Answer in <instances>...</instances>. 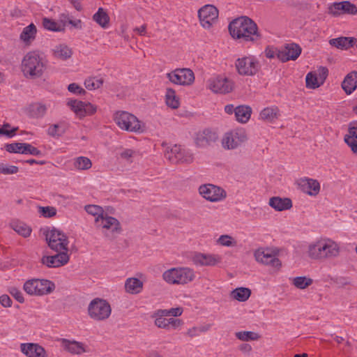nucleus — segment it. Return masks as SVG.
Here are the masks:
<instances>
[{"mask_svg":"<svg viewBox=\"0 0 357 357\" xmlns=\"http://www.w3.org/2000/svg\"><path fill=\"white\" fill-rule=\"evenodd\" d=\"M231 37L237 42L263 43H267L259 31L257 24L250 17L241 16L234 19L228 25Z\"/></svg>","mask_w":357,"mask_h":357,"instance_id":"nucleus-1","label":"nucleus"},{"mask_svg":"<svg viewBox=\"0 0 357 357\" xmlns=\"http://www.w3.org/2000/svg\"><path fill=\"white\" fill-rule=\"evenodd\" d=\"M340 253L339 245L331 238H323L308 246L307 255L312 259H326L336 257Z\"/></svg>","mask_w":357,"mask_h":357,"instance_id":"nucleus-2","label":"nucleus"},{"mask_svg":"<svg viewBox=\"0 0 357 357\" xmlns=\"http://www.w3.org/2000/svg\"><path fill=\"white\" fill-rule=\"evenodd\" d=\"M45 64L43 59L36 52L27 53L22 61V71L28 78L35 79L43 75Z\"/></svg>","mask_w":357,"mask_h":357,"instance_id":"nucleus-3","label":"nucleus"},{"mask_svg":"<svg viewBox=\"0 0 357 357\" xmlns=\"http://www.w3.org/2000/svg\"><path fill=\"white\" fill-rule=\"evenodd\" d=\"M114 120L120 129L134 133H142L144 131V124L135 115L125 111L116 112Z\"/></svg>","mask_w":357,"mask_h":357,"instance_id":"nucleus-4","label":"nucleus"},{"mask_svg":"<svg viewBox=\"0 0 357 357\" xmlns=\"http://www.w3.org/2000/svg\"><path fill=\"white\" fill-rule=\"evenodd\" d=\"M162 279L170 284H186L195 278L193 269L188 267L171 268L162 273Z\"/></svg>","mask_w":357,"mask_h":357,"instance_id":"nucleus-5","label":"nucleus"},{"mask_svg":"<svg viewBox=\"0 0 357 357\" xmlns=\"http://www.w3.org/2000/svg\"><path fill=\"white\" fill-rule=\"evenodd\" d=\"M97 229H100L106 238L114 239L121 233L122 228L120 222L115 218L109 216L106 213L102 217L95 220Z\"/></svg>","mask_w":357,"mask_h":357,"instance_id":"nucleus-6","label":"nucleus"},{"mask_svg":"<svg viewBox=\"0 0 357 357\" xmlns=\"http://www.w3.org/2000/svg\"><path fill=\"white\" fill-rule=\"evenodd\" d=\"M23 289L31 296H43L52 293L55 289V284L49 280L31 279L24 284Z\"/></svg>","mask_w":357,"mask_h":357,"instance_id":"nucleus-7","label":"nucleus"},{"mask_svg":"<svg viewBox=\"0 0 357 357\" xmlns=\"http://www.w3.org/2000/svg\"><path fill=\"white\" fill-rule=\"evenodd\" d=\"M112 308L109 303L102 298L92 300L88 306V314L95 321H104L111 314Z\"/></svg>","mask_w":357,"mask_h":357,"instance_id":"nucleus-8","label":"nucleus"},{"mask_svg":"<svg viewBox=\"0 0 357 357\" xmlns=\"http://www.w3.org/2000/svg\"><path fill=\"white\" fill-rule=\"evenodd\" d=\"M48 246L54 251L68 250V238L62 231L53 227L45 232Z\"/></svg>","mask_w":357,"mask_h":357,"instance_id":"nucleus-9","label":"nucleus"},{"mask_svg":"<svg viewBox=\"0 0 357 357\" xmlns=\"http://www.w3.org/2000/svg\"><path fill=\"white\" fill-rule=\"evenodd\" d=\"M248 139L247 134L243 129L226 132L222 138V146L225 149H237Z\"/></svg>","mask_w":357,"mask_h":357,"instance_id":"nucleus-10","label":"nucleus"},{"mask_svg":"<svg viewBox=\"0 0 357 357\" xmlns=\"http://www.w3.org/2000/svg\"><path fill=\"white\" fill-rule=\"evenodd\" d=\"M235 66L238 73L243 76H253L260 69L259 61L253 56L239 58L236 61Z\"/></svg>","mask_w":357,"mask_h":357,"instance_id":"nucleus-11","label":"nucleus"},{"mask_svg":"<svg viewBox=\"0 0 357 357\" xmlns=\"http://www.w3.org/2000/svg\"><path fill=\"white\" fill-rule=\"evenodd\" d=\"M165 157L172 163H191L194 160L192 153L176 144L167 151Z\"/></svg>","mask_w":357,"mask_h":357,"instance_id":"nucleus-12","label":"nucleus"},{"mask_svg":"<svg viewBox=\"0 0 357 357\" xmlns=\"http://www.w3.org/2000/svg\"><path fill=\"white\" fill-rule=\"evenodd\" d=\"M219 12L216 7L207 4L198 10V17L202 27L209 29L215 24L218 19Z\"/></svg>","mask_w":357,"mask_h":357,"instance_id":"nucleus-13","label":"nucleus"},{"mask_svg":"<svg viewBox=\"0 0 357 357\" xmlns=\"http://www.w3.org/2000/svg\"><path fill=\"white\" fill-rule=\"evenodd\" d=\"M169 80L175 84L191 85L195 81V75L190 68H177L167 74Z\"/></svg>","mask_w":357,"mask_h":357,"instance_id":"nucleus-14","label":"nucleus"},{"mask_svg":"<svg viewBox=\"0 0 357 357\" xmlns=\"http://www.w3.org/2000/svg\"><path fill=\"white\" fill-rule=\"evenodd\" d=\"M199 192L205 199L211 202L221 201L227 196L224 189L213 184L202 185L199 188Z\"/></svg>","mask_w":357,"mask_h":357,"instance_id":"nucleus-15","label":"nucleus"},{"mask_svg":"<svg viewBox=\"0 0 357 357\" xmlns=\"http://www.w3.org/2000/svg\"><path fill=\"white\" fill-rule=\"evenodd\" d=\"M218 139V134L211 128H204L195 134V143L198 147L205 148L213 145Z\"/></svg>","mask_w":357,"mask_h":357,"instance_id":"nucleus-16","label":"nucleus"},{"mask_svg":"<svg viewBox=\"0 0 357 357\" xmlns=\"http://www.w3.org/2000/svg\"><path fill=\"white\" fill-rule=\"evenodd\" d=\"M67 105L70 107L73 112L80 119L86 116L92 115L96 113L97 110V107L91 103L77 100H68Z\"/></svg>","mask_w":357,"mask_h":357,"instance_id":"nucleus-17","label":"nucleus"},{"mask_svg":"<svg viewBox=\"0 0 357 357\" xmlns=\"http://www.w3.org/2000/svg\"><path fill=\"white\" fill-rule=\"evenodd\" d=\"M68 250L55 251L56 255L52 256H43L41 258V263L48 268H59L67 264L70 260Z\"/></svg>","mask_w":357,"mask_h":357,"instance_id":"nucleus-18","label":"nucleus"},{"mask_svg":"<svg viewBox=\"0 0 357 357\" xmlns=\"http://www.w3.org/2000/svg\"><path fill=\"white\" fill-rule=\"evenodd\" d=\"M208 88L213 93H227L232 90L231 82L226 77H216L207 82Z\"/></svg>","mask_w":357,"mask_h":357,"instance_id":"nucleus-19","label":"nucleus"},{"mask_svg":"<svg viewBox=\"0 0 357 357\" xmlns=\"http://www.w3.org/2000/svg\"><path fill=\"white\" fill-rule=\"evenodd\" d=\"M255 257L257 261L262 264L271 265L277 268L281 266L280 259L269 249H258L255 252Z\"/></svg>","mask_w":357,"mask_h":357,"instance_id":"nucleus-20","label":"nucleus"},{"mask_svg":"<svg viewBox=\"0 0 357 357\" xmlns=\"http://www.w3.org/2000/svg\"><path fill=\"white\" fill-rule=\"evenodd\" d=\"M328 13L333 16H338L344 13L354 15L357 13V8L354 4L347 1L335 2L329 6Z\"/></svg>","mask_w":357,"mask_h":357,"instance_id":"nucleus-21","label":"nucleus"},{"mask_svg":"<svg viewBox=\"0 0 357 357\" xmlns=\"http://www.w3.org/2000/svg\"><path fill=\"white\" fill-rule=\"evenodd\" d=\"M301 53L300 46H281L277 50V58L282 62L296 60Z\"/></svg>","mask_w":357,"mask_h":357,"instance_id":"nucleus-22","label":"nucleus"},{"mask_svg":"<svg viewBox=\"0 0 357 357\" xmlns=\"http://www.w3.org/2000/svg\"><path fill=\"white\" fill-rule=\"evenodd\" d=\"M20 351L27 357H47L45 349L37 343H22Z\"/></svg>","mask_w":357,"mask_h":357,"instance_id":"nucleus-23","label":"nucleus"},{"mask_svg":"<svg viewBox=\"0 0 357 357\" xmlns=\"http://www.w3.org/2000/svg\"><path fill=\"white\" fill-rule=\"evenodd\" d=\"M220 257L213 255L196 253L192 257V261L196 266H215L220 262Z\"/></svg>","mask_w":357,"mask_h":357,"instance_id":"nucleus-24","label":"nucleus"},{"mask_svg":"<svg viewBox=\"0 0 357 357\" xmlns=\"http://www.w3.org/2000/svg\"><path fill=\"white\" fill-rule=\"evenodd\" d=\"M298 184L301 190L309 195L315 196L319 192L320 185L315 179L308 178H301Z\"/></svg>","mask_w":357,"mask_h":357,"instance_id":"nucleus-25","label":"nucleus"},{"mask_svg":"<svg viewBox=\"0 0 357 357\" xmlns=\"http://www.w3.org/2000/svg\"><path fill=\"white\" fill-rule=\"evenodd\" d=\"M268 204L277 211L288 210L292 207L291 199L287 197H273L269 199Z\"/></svg>","mask_w":357,"mask_h":357,"instance_id":"nucleus-26","label":"nucleus"},{"mask_svg":"<svg viewBox=\"0 0 357 357\" xmlns=\"http://www.w3.org/2000/svg\"><path fill=\"white\" fill-rule=\"evenodd\" d=\"M342 88L347 95L351 94L357 88V72L347 74L342 82Z\"/></svg>","mask_w":357,"mask_h":357,"instance_id":"nucleus-27","label":"nucleus"},{"mask_svg":"<svg viewBox=\"0 0 357 357\" xmlns=\"http://www.w3.org/2000/svg\"><path fill=\"white\" fill-rule=\"evenodd\" d=\"M143 289V282L138 278H129L125 282V290L130 294H137Z\"/></svg>","mask_w":357,"mask_h":357,"instance_id":"nucleus-28","label":"nucleus"},{"mask_svg":"<svg viewBox=\"0 0 357 357\" xmlns=\"http://www.w3.org/2000/svg\"><path fill=\"white\" fill-rule=\"evenodd\" d=\"M62 347L73 354H81L85 352L83 344L77 341H70L66 339H61Z\"/></svg>","mask_w":357,"mask_h":357,"instance_id":"nucleus-29","label":"nucleus"},{"mask_svg":"<svg viewBox=\"0 0 357 357\" xmlns=\"http://www.w3.org/2000/svg\"><path fill=\"white\" fill-rule=\"evenodd\" d=\"M252 114V109L248 105H238L235 107V116L236 121L246 123L249 121Z\"/></svg>","mask_w":357,"mask_h":357,"instance_id":"nucleus-30","label":"nucleus"},{"mask_svg":"<svg viewBox=\"0 0 357 357\" xmlns=\"http://www.w3.org/2000/svg\"><path fill=\"white\" fill-rule=\"evenodd\" d=\"M68 129V124L64 121L51 125L47 129V134L53 137L62 136Z\"/></svg>","mask_w":357,"mask_h":357,"instance_id":"nucleus-31","label":"nucleus"},{"mask_svg":"<svg viewBox=\"0 0 357 357\" xmlns=\"http://www.w3.org/2000/svg\"><path fill=\"white\" fill-rule=\"evenodd\" d=\"M279 109L277 107H266L260 113L261 119L268 122H273L278 118Z\"/></svg>","mask_w":357,"mask_h":357,"instance_id":"nucleus-32","label":"nucleus"},{"mask_svg":"<svg viewBox=\"0 0 357 357\" xmlns=\"http://www.w3.org/2000/svg\"><path fill=\"white\" fill-rule=\"evenodd\" d=\"M36 32V26L31 23L23 29L20 34V38L25 43H31L34 40Z\"/></svg>","mask_w":357,"mask_h":357,"instance_id":"nucleus-33","label":"nucleus"},{"mask_svg":"<svg viewBox=\"0 0 357 357\" xmlns=\"http://www.w3.org/2000/svg\"><path fill=\"white\" fill-rule=\"evenodd\" d=\"M47 106L41 102H35L29 106L30 115L33 118H42L47 112Z\"/></svg>","mask_w":357,"mask_h":357,"instance_id":"nucleus-34","label":"nucleus"},{"mask_svg":"<svg viewBox=\"0 0 357 357\" xmlns=\"http://www.w3.org/2000/svg\"><path fill=\"white\" fill-rule=\"evenodd\" d=\"M93 20L102 28H106L109 22V17L102 8H99L93 15Z\"/></svg>","mask_w":357,"mask_h":357,"instance_id":"nucleus-35","label":"nucleus"},{"mask_svg":"<svg viewBox=\"0 0 357 357\" xmlns=\"http://www.w3.org/2000/svg\"><path fill=\"white\" fill-rule=\"evenodd\" d=\"M250 289L245 287H238L231 292V296L240 302L247 301L250 296Z\"/></svg>","mask_w":357,"mask_h":357,"instance_id":"nucleus-36","label":"nucleus"},{"mask_svg":"<svg viewBox=\"0 0 357 357\" xmlns=\"http://www.w3.org/2000/svg\"><path fill=\"white\" fill-rule=\"evenodd\" d=\"M165 100L167 105L172 109H177L179 107V98L172 89H167Z\"/></svg>","mask_w":357,"mask_h":357,"instance_id":"nucleus-37","label":"nucleus"},{"mask_svg":"<svg viewBox=\"0 0 357 357\" xmlns=\"http://www.w3.org/2000/svg\"><path fill=\"white\" fill-rule=\"evenodd\" d=\"M321 82L318 79L317 73L315 71L309 72L305 77V86L307 89H315L319 88Z\"/></svg>","mask_w":357,"mask_h":357,"instance_id":"nucleus-38","label":"nucleus"},{"mask_svg":"<svg viewBox=\"0 0 357 357\" xmlns=\"http://www.w3.org/2000/svg\"><path fill=\"white\" fill-rule=\"evenodd\" d=\"M73 165L76 169L88 170L92 167V162L89 158L79 156L74 159Z\"/></svg>","mask_w":357,"mask_h":357,"instance_id":"nucleus-39","label":"nucleus"},{"mask_svg":"<svg viewBox=\"0 0 357 357\" xmlns=\"http://www.w3.org/2000/svg\"><path fill=\"white\" fill-rule=\"evenodd\" d=\"M54 55L57 59L66 60L72 56L73 52L68 46H55Z\"/></svg>","mask_w":357,"mask_h":357,"instance_id":"nucleus-40","label":"nucleus"},{"mask_svg":"<svg viewBox=\"0 0 357 357\" xmlns=\"http://www.w3.org/2000/svg\"><path fill=\"white\" fill-rule=\"evenodd\" d=\"M312 279L305 276H298L293 279L292 284L298 289H304L312 284Z\"/></svg>","mask_w":357,"mask_h":357,"instance_id":"nucleus-41","label":"nucleus"},{"mask_svg":"<svg viewBox=\"0 0 357 357\" xmlns=\"http://www.w3.org/2000/svg\"><path fill=\"white\" fill-rule=\"evenodd\" d=\"M103 79L96 77H90L85 79L84 86L88 90H95L101 87Z\"/></svg>","mask_w":357,"mask_h":357,"instance_id":"nucleus-42","label":"nucleus"},{"mask_svg":"<svg viewBox=\"0 0 357 357\" xmlns=\"http://www.w3.org/2000/svg\"><path fill=\"white\" fill-rule=\"evenodd\" d=\"M43 26L48 31H61L64 30L63 25H61L55 21L47 17H44L43 19Z\"/></svg>","mask_w":357,"mask_h":357,"instance_id":"nucleus-43","label":"nucleus"},{"mask_svg":"<svg viewBox=\"0 0 357 357\" xmlns=\"http://www.w3.org/2000/svg\"><path fill=\"white\" fill-rule=\"evenodd\" d=\"M235 336L237 339L248 342L250 340H257L259 338L258 333L252 331H239L235 333Z\"/></svg>","mask_w":357,"mask_h":357,"instance_id":"nucleus-44","label":"nucleus"},{"mask_svg":"<svg viewBox=\"0 0 357 357\" xmlns=\"http://www.w3.org/2000/svg\"><path fill=\"white\" fill-rule=\"evenodd\" d=\"M329 45H357V38L354 37H338L331 39Z\"/></svg>","mask_w":357,"mask_h":357,"instance_id":"nucleus-45","label":"nucleus"},{"mask_svg":"<svg viewBox=\"0 0 357 357\" xmlns=\"http://www.w3.org/2000/svg\"><path fill=\"white\" fill-rule=\"evenodd\" d=\"M85 211L89 214L93 215L95 220L99 219L106 213L103 208L98 205H86L85 206Z\"/></svg>","mask_w":357,"mask_h":357,"instance_id":"nucleus-46","label":"nucleus"},{"mask_svg":"<svg viewBox=\"0 0 357 357\" xmlns=\"http://www.w3.org/2000/svg\"><path fill=\"white\" fill-rule=\"evenodd\" d=\"M183 312V309L181 307H172L171 309H165V310H158V314L159 315H166L167 317H177L182 314Z\"/></svg>","mask_w":357,"mask_h":357,"instance_id":"nucleus-47","label":"nucleus"},{"mask_svg":"<svg viewBox=\"0 0 357 357\" xmlns=\"http://www.w3.org/2000/svg\"><path fill=\"white\" fill-rule=\"evenodd\" d=\"M13 228L17 233L24 237L29 236L31 232V229L22 222L13 223Z\"/></svg>","mask_w":357,"mask_h":357,"instance_id":"nucleus-48","label":"nucleus"},{"mask_svg":"<svg viewBox=\"0 0 357 357\" xmlns=\"http://www.w3.org/2000/svg\"><path fill=\"white\" fill-rule=\"evenodd\" d=\"M217 242L220 245L226 247H234L237 245L236 241L232 236L226 234L221 235Z\"/></svg>","mask_w":357,"mask_h":357,"instance_id":"nucleus-49","label":"nucleus"},{"mask_svg":"<svg viewBox=\"0 0 357 357\" xmlns=\"http://www.w3.org/2000/svg\"><path fill=\"white\" fill-rule=\"evenodd\" d=\"M154 317H155L154 323L157 327L168 330V319L165 318L166 315H159L158 314V310H156Z\"/></svg>","mask_w":357,"mask_h":357,"instance_id":"nucleus-50","label":"nucleus"},{"mask_svg":"<svg viewBox=\"0 0 357 357\" xmlns=\"http://www.w3.org/2000/svg\"><path fill=\"white\" fill-rule=\"evenodd\" d=\"M24 146V143H12L8 144L6 145V150L9 153H22L23 154V151Z\"/></svg>","mask_w":357,"mask_h":357,"instance_id":"nucleus-51","label":"nucleus"},{"mask_svg":"<svg viewBox=\"0 0 357 357\" xmlns=\"http://www.w3.org/2000/svg\"><path fill=\"white\" fill-rule=\"evenodd\" d=\"M38 211L45 218H52L56 214V209L53 206H40Z\"/></svg>","mask_w":357,"mask_h":357,"instance_id":"nucleus-52","label":"nucleus"},{"mask_svg":"<svg viewBox=\"0 0 357 357\" xmlns=\"http://www.w3.org/2000/svg\"><path fill=\"white\" fill-rule=\"evenodd\" d=\"M63 19L62 20V21L63 22V28L68 24H70L75 29H82V22L80 20H72L68 15H63Z\"/></svg>","mask_w":357,"mask_h":357,"instance_id":"nucleus-53","label":"nucleus"},{"mask_svg":"<svg viewBox=\"0 0 357 357\" xmlns=\"http://www.w3.org/2000/svg\"><path fill=\"white\" fill-rule=\"evenodd\" d=\"M345 143L351 148L353 153L357 155V139L349 135L344 136Z\"/></svg>","mask_w":357,"mask_h":357,"instance_id":"nucleus-54","label":"nucleus"},{"mask_svg":"<svg viewBox=\"0 0 357 357\" xmlns=\"http://www.w3.org/2000/svg\"><path fill=\"white\" fill-rule=\"evenodd\" d=\"M22 151L23 152V154H31L33 155H41V151L40 150L33 146L31 144L27 143H24V149Z\"/></svg>","mask_w":357,"mask_h":357,"instance_id":"nucleus-55","label":"nucleus"},{"mask_svg":"<svg viewBox=\"0 0 357 357\" xmlns=\"http://www.w3.org/2000/svg\"><path fill=\"white\" fill-rule=\"evenodd\" d=\"M10 127V125L9 123H4L1 128L0 127V135H5L8 137L14 136L18 128H14L12 130H8L7 128H9Z\"/></svg>","mask_w":357,"mask_h":357,"instance_id":"nucleus-56","label":"nucleus"},{"mask_svg":"<svg viewBox=\"0 0 357 357\" xmlns=\"http://www.w3.org/2000/svg\"><path fill=\"white\" fill-rule=\"evenodd\" d=\"M317 73L318 79L323 84L328 75V70L326 67L319 66L316 71Z\"/></svg>","mask_w":357,"mask_h":357,"instance_id":"nucleus-57","label":"nucleus"},{"mask_svg":"<svg viewBox=\"0 0 357 357\" xmlns=\"http://www.w3.org/2000/svg\"><path fill=\"white\" fill-rule=\"evenodd\" d=\"M9 293L19 303H23L24 302V296L22 295V293L17 288H16V287H10V289H9Z\"/></svg>","mask_w":357,"mask_h":357,"instance_id":"nucleus-58","label":"nucleus"},{"mask_svg":"<svg viewBox=\"0 0 357 357\" xmlns=\"http://www.w3.org/2000/svg\"><path fill=\"white\" fill-rule=\"evenodd\" d=\"M168 330L169 329H177L180 328L183 324V321L180 319L176 318H168Z\"/></svg>","mask_w":357,"mask_h":357,"instance_id":"nucleus-59","label":"nucleus"},{"mask_svg":"<svg viewBox=\"0 0 357 357\" xmlns=\"http://www.w3.org/2000/svg\"><path fill=\"white\" fill-rule=\"evenodd\" d=\"M70 92L75 94H84L85 90L75 83L70 84L68 86Z\"/></svg>","mask_w":357,"mask_h":357,"instance_id":"nucleus-60","label":"nucleus"},{"mask_svg":"<svg viewBox=\"0 0 357 357\" xmlns=\"http://www.w3.org/2000/svg\"><path fill=\"white\" fill-rule=\"evenodd\" d=\"M19 171V168L15 165H6L3 167V174H15Z\"/></svg>","mask_w":357,"mask_h":357,"instance_id":"nucleus-61","label":"nucleus"},{"mask_svg":"<svg viewBox=\"0 0 357 357\" xmlns=\"http://www.w3.org/2000/svg\"><path fill=\"white\" fill-rule=\"evenodd\" d=\"M349 135L357 139V121H353L349 126Z\"/></svg>","mask_w":357,"mask_h":357,"instance_id":"nucleus-62","label":"nucleus"},{"mask_svg":"<svg viewBox=\"0 0 357 357\" xmlns=\"http://www.w3.org/2000/svg\"><path fill=\"white\" fill-rule=\"evenodd\" d=\"M278 50V48H275L273 46H272L271 47H268L265 50L266 56L269 59H273V58L277 57V50Z\"/></svg>","mask_w":357,"mask_h":357,"instance_id":"nucleus-63","label":"nucleus"},{"mask_svg":"<svg viewBox=\"0 0 357 357\" xmlns=\"http://www.w3.org/2000/svg\"><path fill=\"white\" fill-rule=\"evenodd\" d=\"M0 303L5 307H10L12 301L8 295H2L0 296Z\"/></svg>","mask_w":357,"mask_h":357,"instance_id":"nucleus-64","label":"nucleus"}]
</instances>
